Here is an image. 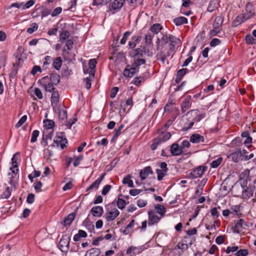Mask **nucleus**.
<instances>
[{
    "mask_svg": "<svg viewBox=\"0 0 256 256\" xmlns=\"http://www.w3.org/2000/svg\"><path fill=\"white\" fill-rule=\"evenodd\" d=\"M158 44L157 46V50H158L156 55L158 60H160L162 64L165 63L166 59L174 53L175 46H180L182 42L180 39L170 34H164L160 40L158 39Z\"/></svg>",
    "mask_w": 256,
    "mask_h": 256,
    "instance_id": "f257e3e1",
    "label": "nucleus"
},
{
    "mask_svg": "<svg viewBox=\"0 0 256 256\" xmlns=\"http://www.w3.org/2000/svg\"><path fill=\"white\" fill-rule=\"evenodd\" d=\"M59 41L64 44L62 49V56L65 59H68L69 51L71 50L74 44V38L70 36V32L66 30H62L59 36Z\"/></svg>",
    "mask_w": 256,
    "mask_h": 256,
    "instance_id": "f03ea898",
    "label": "nucleus"
},
{
    "mask_svg": "<svg viewBox=\"0 0 256 256\" xmlns=\"http://www.w3.org/2000/svg\"><path fill=\"white\" fill-rule=\"evenodd\" d=\"M254 7L252 4L248 3L246 6L245 12L238 15L234 21L236 26L241 24L251 18L254 14Z\"/></svg>",
    "mask_w": 256,
    "mask_h": 256,
    "instance_id": "7ed1b4c3",
    "label": "nucleus"
},
{
    "mask_svg": "<svg viewBox=\"0 0 256 256\" xmlns=\"http://www.w3.org/2000/svg\"><path fill=\"white\" fill-rule=\"evenodd\" d=\"M224 21V18L219 16L215 18L214 24L213 28L210 32V34L211 36H214L220 32L222 30V25Z\"/></svg>",
    "mask_w": 256,
    "mask_h": 256,
    "instance_id": "20e7f679",
    "label": "nucleus"
},
{
    "mask_svg": "<svg viewBox=\"0 0 256 256\" xmlns=\"http://www.w3.org/2000/svg\"><path fill=\"white\" fill-rule=\"evenodd\" d=\"M126 0H111L108 4V12L114 14L118 12L123 6Z\"/></svg>",
    "mask_w": 256,
    "mask_h": 256,
    "instance_id": "39448f33",
    "label": "nucleus"
},
{
    "mask_svg": "<svg viewBox=\"0 0 256 256\" xmlns=\"http://www.w3.org/2000/svg\"><path fill=\"white\" fill-rule=\"evenodd\" d=\"M141 52L142 50L140 48H138L134 50L132 53L134 58V62L132 64V66H135L136 68H138L140 65L145 64V60L140 58L142 56V54L140 52Z\"/></svg>",
    "mask_w": 256,
    "mask_h": 256,
    "instance_id": "423d86ee",
    "label": "nucleus"
},
{
    "mask_svg": "<svg viewBox=\"0 0 256 256\" xmlns=\"http://www.w3.org/2000/svg\"><path fill=\"white\" fill-rule=\"evenodd\" d=\"M165 112H170L172 116L176 118L179 114V110L175 106V103L168 102L164 108Z\"/></svg>",
    "mask_w": 256,
    "mask_h": 256,
    "instance_id": "0eeeda50",
    "label": "nucleus"
},
{
    "mask_svg": "<svg viewBox=\"0 0 256 256\" xmlns=\"http://www.w3.org/2000/svg\"><path fill=\"white\" fill-rule=\"evenodd\" d=\"M158 166L160 168L156 169V172L158 174V180H162L163 178L166 176L168 169L166 162H160L159 163Z\"/></svg>",
    "mask_w": 256,
    "mask_h": 256,
    "instance_id": "6e6552de",
    "label": "nucleus"
},
{
    "mask_svg": "<svg viewBox=\"0 0 256 256\" xmlns=\"http://www.w3.org/2000/svg\"><path fill=\"white\" fill-rule=\"evenodd\" d=\"M54 142L58 147L60 146L61 149L63 150L66 147V144L68 143V140L65 138L64 134L62 132L55 137Z\"/></svg>",
    "mask_w": 256,
    "mask_h": 256,
    "instance_id": "1a4fd4ad",
    "label": "nucleus"
},
{
    "mask_svg": "<svg viewBox=\"0 0 256 256\" xmlns=\"http://www.w3.org/2000/svg\"><path fill=\"white\" fill-rule=\"evenodd\" d=\"M186 116L188 117V119H190L191 117H192L194 121L196 122H198L202 119L205 118L206 114L204 113L200 114L198 110H193L189 111L188 112Z\"/></svg>",
    "mask_w": 256,
    "mask_h": 256,
    "instance_id": "9d476101",
    "label": "nucleus"
},
{
    "mask_svg": "<svg viewBox=\"0 0 256 256\" xmlns=\"http://www.w3.org/2000/svg\"><path fill=\"white\" fill-rule=\"evenodd\" d=\"M70 240V238L69 236L65 235L63 236L60 242L59 248L63 252H66L69 249V245Z\"/></svg>",
    "mask_w": 256,
    "mask_h": 256,
    "instance_id": "9b49d317",
    "label": "nucleus"
},
{
    "mask_svg": "<svg viewBox=\"0 0 256 256\" xmlns=\"http://www.w3.org/2000/svg\"><path fill=\"white\" fill-rule=\"evenodd\" d=\"M206 170V168L205 166H199L192 170L189 174V176L192 178H196L201 177L204 174V172Z\"/></svg>",
    "mask_w": 256,
    "mask_h": 256,
    "instance_id": "f8f14e48",
    "label": "nucleus"
},
{
    "mask_svg": "<svg viewBox=\"0 0 256 256\" xmlns=\"http://www.w3.org/2000/svg\"><path fill=\"white\" fill-rule=\"evenodd\" d=\"M49 81V78L48 76H44L42 78V79L40 80L38 82H40L41 84L42 85L43 87L44 88L46 91L52 92L54 91L55 89L54 86V84L52 83L48 82Z\"/></svg>",
    "mask_w": 256,
    "mask_h": 256,
    "instance_id": "ddd939ff",
    "label": "nucleus"
},
{
    "mask_svg": "<svg viewBox=\"0 0 256 256\" xmlns=\"http://www.w3.org/2000/svg\"><path fill=\"white\" fill-rule=\"evenodd\" d=\"M144 249L145 247L144 246H132L128 248L126 254L130 256H135L141 253Z\"/></svg>",
    "mask_w": 256,
    "mask_h": 256,
    "instance_id": "4468645a",
    "label": "nucleus"
},
{
    "mask_svg": "<svg viewBox=\"0 0 256 256\" xmlns=\"http://www.w3.org/2000/svg\"><path fill=\"white\" fill-rule=\"evenodd\" d=\"M148 226H152L158 222L162 216H158L154 214L153 211H149L148 212Z\"/></svg>",
    "mask_w": 256,
    "mask_h": 256,
    "instance_id": "2eb2a0df",
    "label": "nucleus"
},
{
    "mask_svg": "<svg viewBox=\"0 0 256 256\" xmlns=\"http://www.w3.org/2000/svg\"><path fill=\"white\" fill-rule=\"evenodd\" d=\"M244 226H248L247 222H246L244 219L238 220L236 222L234 226V232L237 233H240L242 232L244 228Z\"/></svg>",
    "mask_w": 256,
    "mask_h": 256,
    "instance_id": "dca6fc26",
    "label": "nucleus"
},
{
    "mask_svg": "<svg viewBox=\"0 0 256 256\" xmlns=\"http://www.w3.org/2000/svg\"><path fill=\"white\" fill-rule=\"evenodd\" d=\"M192 97L190 96H187L184 101L181 104V110L183 112H186L191 106L190 100Z\"/></svg>",
    "mask_w": 256,
    "mask_h": 256,
    "instance_id": "f3484780",
    "label": "nucleus"
},
{
    "mask_svg": "<svg viewBox=\"0 0 256 256\" xmlns=\"http://www.w3.org/2000/svg\"><path fill=\"white\" fill-rule=\"evenodd\" d=\"M120 214V212L116 209L114 208L107 212L105 217L107 221H112L114 220Z\"/></svg>",
    "mask_w": 256,
    "mask_h": 256,
    "instance_id": "a211bd4d",
    "label": "nucleus"
},
{
    "mask_svg": "<svg viewBox=\"0 0 256 256\" xmlns=\"http://www.w3.org/2000/svg\"><path fill=\"white\" fill-rule=\"evenodd\" d=\"M158 136L157 138L162 142L169 140L171 137V134L169 132L162 131L160 130H158Z\"/></svg>",
    "mask_w": 256,
    "mask_h": 256,
    "instance_id": "6ab92c4d",
    "label": "nucleus"
},
{
    "mask_svg": "<svg viewBox=\"0 0 256 256\" xmlns=\"http://www.w3.org/2000/svg\"><path fill=\"white\" fill-rule=\"evenodd\" d=\"M90 212L94 216L100 217L104 213V209L102 206H95L92 208Z\"/></svg>",
    "mask_w": 256,
    "mask_h": 256,
    "instance_id": "aec40b11",
    "label": "nucleus"
},
{
    "mask_svg": "<svg viewBox=\"0 0 256 256\" xmlns=\"http://www.w3.org/2000/svg\"><path fill=\"white\" fill-rule=\"evenodd\" d=\"M153 174L152 168L150 166H146L142 169L140 173V176L142 180H145L146 177Z\"/></svg>",
    "mask_w": 256,
    "mask_h": 256,
    "instance_id": "412c9836",
    "label": "nucleus"
},
{
    "mask_svg": "<svg viewBox=\"0 0 256 256\" xmlns=\"http://www.w3.org/2000/svg\"><path fill=\"white\" fill-rule=\"evenodd\" d=\"M170 152L172 156H179L182 153V147L178 144H173L170 147Z\"/></svg>",
    "mask_w": 256,
    "mask_h": 256,
    "instance_id": "4be33fe9",
    "label": "nucleus"
},
{
    "mask_svg": "<svg viewBox=\"0 0 256 256\" xmlns=\"http://www.w3.org/2000/svg\"><path fill=\"white\" fill-rule=\"evenodd\" d=\"M190 141L192 143H200L204 142V138L203 136L198 134H192L190 138Z\"/></svg>",
    "mask_w": 256,
    "mask_h": 256,
    "instance_id": "5701e85b",
    "label": "nucleus"
},
{
    "mask_svg": "<svg viewBox=\"0 0 256 256\" xmlns=\"http://www.w3.org/2000/svg\"><path fill=\"white\" fill-rule=\"evenodd\" d=\"M254 192V188L252 187H246L243 188L242 192V196L244 198L248 199L251 197Z\"/></svg>",
    "mask_w": 256,
    "mask_h": 256,
    "instance_id": "b1692460",
    "label": "nucleus"
},
{
    "mask_svg": "<svg viewBox=\"0 0 256 256\" xmlns=\"http://www.w3.org/2000/svg\"><path fill=\"white\" fill-rule=\"evenodd\" d=\"M97 62L96 59H90L88 62V68L90 70V75L94 76L96 72V67Z\"/></svg>",
    "mask_w": 256,
    "mask_h": 256,
    "instance_id": "393cba45",
    "label": "nucleus"
},
{
    "mask_svg": "<svg viewBox=\"0 0 256 256\" xmlns=\"http://www.w3.org/2000/svg\"><path fill=\"white\" fill-rule=\"evenodd\" d=\"M60 100V96L58 91H54L51 96V103L53 107L57 106Z\"/></svg>",
    "mask_w": 256,
    "mask_h": 256,
    "instance_id": "a878e982",
    "label": "nucleus"
},
{
    "mask_svg": "<svg viewBox=\"0 0 256 256\" xmlns=\"http://www.w3.org/2000/svg\"><path fill=\"white\" fill-rule=\"evenodd\" d=\"M141 36H135L132 37V41L129 42L128 46L130 48H134L137 44H138L141 40Z\"/></svg>",
    "mask_w": 256,
    "mask_h": 256,
    "instance_id": "bb28decb",
    "label": "nucleus"
},
{
    "mask_svg": "<svg viewBox=\"0 0 256 256\" xmlns=\"http://www.w3.org/2000/svg\"><path fill=\"white\" fill-rule=\"evenodd\" d=\"M174 22L178 26L188 23V19L184 16H179L174 19Z\"/></svg>",
    "mask_w": 256,
    "mask_h": 256,
    "instance_id": "cd10ccee",
    "label": "nucleus"
},
{
    "mask_svg": "<svg viewBox=\"0 0 256 256\" xmlns=\"http://www.w3.org/2000/svg\"><path fill=\"white\" fill-rule=\"evenodd\" d=\"M163 27L160 24H152L150 30L154 34H158L161 30H162Z\"/></svg>",
    "mask_w": 256,
    "mask_h": 256,
    "instance_id": "c85d7f7f",
    "label": "nucleus"
},
{
    "mask_svg": "<svg viewBox=\"0 0 256 256\" xmlns=\"http://www.w3.org/2000/svg\"><path fill=\"white\" fill-rule=\"evenodd\" d=\"M76 214L72 212L69 214L65 218L64 221V225L65 226L70 225L74 219Z\"/></svg>",
    "mask_w": 256,
    "mask_h": 256,
    "instance_id": "c756f323",
    "label": "nucleus"
},
{
    "mask_svg": "<svg viewBox=\"0 0 256 256\" xmlns=\"http://www.w3.org/2000/svg\"><path fill=\"white\" fill-rule=\"evenodd\" d=\"M50 80L52 84L56 85L60 82V76L56 73L52 74L50 76Z\"/></svg>",
    "mask_w": 256,
    "mask_h": 256,
    "instance_id": "7c9ffc66",
    "label": "nucleus"
},
{
    "mask_svg": "<svg viewBox=\"0 0 256 256\" xmlns=\"http://www.w3.org/2000/svg\"><path fill=\"white\" fill-rule=\"evenodd\" d=\"M155 210L156 212L160 214L162 217L164 215L166 212V208L164 206L160 204H157L155 206Z\"/></svg>",
    "mask_w": 256,
    "mask_h": 256,
    "instance_id": "2f4dec72",
    "label": "nucleus"
},
{
    "mask_svg": "<svg viewBox=\"0 0 256 256\" xmlns=\"http://www.w3.org/2000/svg\"><path fill=\"white\" fill-rule=\"evenodd\" d=\"M62 59L60 57H57L54 61L52 63L53 67L57 70H59L62 65Z\"/></svg>",
    "mask_w": 256,
    "mask_h": 256,
    "instance_id": "473e14b6",
    "label": "nucleus"
},
{
    "mask_svg": "<svg viewBox=\"0 0 256 256\" xmlns=\"http://www.w3.org/2000/svg\"><path fill=\"white\" fill-rule=\"evenodd\" d=\"M122 182L124 184H128L130 188L134 187V182L131 180V176L130 175H128L124 177L122 180Z\"/></svg>",
    "mask_w": 256,
    "mask_h": 256,
    "instance_id": "72a5a7b5",
    "label": "nucleus"
},
{
    "mask_svg": "<svg viewBox=\"0 0 256 256\" xmlns=\"http://www.w3.org/2000/svg\"><path fill=\"white\" fill-rule=\"evenodd\" d=\"M15 155H14L12 159V166L10 167V170H12V172L14 174H16L18 172V164L16 160L14 158Z\"/></svg>",
    "mask_w": 256,
    "mask_h": 256,
    "instance_id": "f704fd0d",
    "label": "nucleus"
},
{
    "mask_svg": "<svg viewBox=\"0 0 256 256\" xmlns=\"http://www.w3.org/2000/svg\"><path fill=\"white\" fill-rule=\"evenodd\" d=\"M89 256H100V250L98 248H93L88 252Z\"/></svg>",
    "mask_w": 256,
    "mask_h": 256,
    "instance_id": "c9c22d12",
    "label": "nucleus"
},
{
    "mask_svg": "<svg viewBox=\"0 0 256 256\" xmlns=\"http://www.w3.org/2000/svg\"><path fill=\"white\" fill-rule=\"evenodd\" d=\"M12 190L10 187H6L4 192L1 194L0 198L2 199H7L11 195Z\"/></svg>",
    "mask_w": 256,
    "mask_h": 256,
    "instance_id": "e433bc0d",
    "label": "nucleus"
},
{
    "mask_svg": "<svg viewBox=\"0 0 256 256\" xmlns=\"http://www.w3.org/2000/svg\"><path fill=\"white\" fill-rule=\"evenodd\" d=\"M242 154L240 152H232L230 154L228 158H231L234 162H238Z\"/></svg>",
    "mask_w": 256,
    "mask_h": 256,
    "instance_id": "4c0bfd02",
    "label": "nucleus"
},
{
    "mask_svg": "<svg viewBox=\"0 0 256 256\" xmlns=\"http://www.w3.org/2000/svg\"><path fill=\"white\" fill-rule=\"evenodd\" d=\"M223 158L222 157H219L216 160H213L210 164V167L212 168H218L222 162Z\"/></svg>",
    "mask_w": 256,
    "mask_h": 256,
    "instance_id": "58836bf2",
    "label": "nucleus"
},
{
    "mask_svg": "<svg viewBox=\"0 0 256 256\" xmlns=\"http://www.w3.org/2000/svg\"><path fill=\"white\" fill-rule=\"evenodd\" d=\"M124 125L121 124L118 128L114 130V134L112 137V140L117 139L118 136L121 134V131L124 128Z\"/></svg>",
    "mask_w": 256,
    "mask_h": 256,
    "instance_id": "ea45409f",
    "label": "nucleus"
},
{
    "mask_svg": "<svg viewBox=\"0 0 256 256\" xmlns=\"http://www.w3.org/2000/svg\"><path fill=\"white\" fill-rule=\"evenodd\" d=\"M44 127L46 129H50L54 126V122L50 120H46L44 121Z\"/></svg>",
    "mask_w": 256,
    "mask_h": 256,
    "instance_id": "a19ab883",
    "label": "nucleus"
},
{
    "mask_svg": "<svg viewBox=\"0 0 256 256\" xmlns=\"http://www.w3.org/2000/svg\"><path fill=\"white\" fill-rule=\"evenodd\" d=\"M38 28V25L36 23L34 22L32 24L30 27L27 28L26 32L30 34L33 33L36 31Z\"/></svg>",
    "mask_w": 256,
    "mask_h": 256,
    "instance_id": "79ce46f5",
    "label": "nucleus"
},
{
    "mask_svg": "<svg viewBox=\"0 0 256 256\" xmlns=\"http://www.w3.org/2000/svg\"><path fill=\"white\" fill-rule=\"evenodd\" d=\"M83 225L85 226L88 230L91 232L94 230V226L88 220L86 219L83 222Z\"/></svg>",
    "mask_w": 256,
    "mask_h": 256,
    "instance_id": "37998d69",
    "label": "nucleus"
},
{
    "mask_svg": "<svg viewBox=\"0 0 256 256\" xmlns=\"http://www.w3.org/2000/svg\"><path fill=\"white\" fill-rule=\"evenodd\" d=\"M40 132L38 130H34L32 132V138L30 140L31 142H34L37 140V138L39 136Z\"/></svg>",
    "mask_w": 256,
    "mask_h": 256,
    "instance_id": "c03bdc74",
    "label": "nucleus"
},
{
    "mask_svg": "<svg viewBox=\"0 0 256 256\" xmlns=\"http://www.w3.org/2000/svg\"><path fill=\"white\" fill-rule=\"evenodd\" d=\"M160 143H162V142L157 138H154L150 146L152 150H155L157 148L158 146L159 145Z\"/></svg>",
    "mask_w": 256,
    "mask_h": 256,
    "instance_id": "a18cd8bd",
    "label": "nucleus"
},
{
    "mask_svg": "<svg viewBox=\"0 0 256 256\" xmlns=\"http://www.w3.org/2000/svg\"><path fill=\"white\" fill-rule=\"evenodd\" d=\"M144 79L143 77L139 76V77H136L134 78V79L133 80V83L137 86H139L143 82H144Z\"/></svg>",
    "mask_w": 256,
    "mask_h": 256,
    "instance_id": "49530a36",
    "label": "nucleus"
},
{
    "mask_svg": "<svg viewBox=\"0 0 256 256\" xmlns=\"http://www.w3.org/2000/svg\"><path fill=\"white\" fill-rule=\"evenodd\" d=\"M246 44H254L256 40L251 35L248 34L246 36Z\"/></svg>",
    "mask_w": 256,
    "mask_h": 256,
    "instance_id": "de8ad7c7",
    "label": "nucleus"
},
{
    "mask_svg": "<svg viewBox=\"0 0 256 256\" xmlns=\"http://www.w3.org/2000/svg\"><path fill=\"white\" fill-rule=\"evenodd\" d=\"M153 36L150 34H146L145 36V42L147 44L150 45L152 44Z\"/></svg>",
    "mask_w": 256,
    "mask_h": 256,
    "instance_id": "09e8293b",
    "label": "nucleus"
},
{
    "mask_svg": "<svg viewBox=\"0 0 256 256\" xmlns=\"http://www.w3.org/2000/svg\"><path fill=\"white\" fill-rule=\"evenodd\" d=\"M27 119V116L26 115H24L22 116L21 118L19 120V121L17 122V124H16V128H18L20 126H21L26 120Z\"/></svg>",
    "mask_w": 256,
    "mask_h": 256,
    "instance_id": "8fccbe9b",
    "label": "nucleus"
},
{
    "mask_svg": "<svg viewBox=\"0 0 256 256\" xmlns=\"http://www.w3.org/2000/svg\"><path fill=\"white\" fill-rule=\"evenodd\" d=\"M126 202L122 198H118L117 202L118 207L120 209H123L126 206Z\"/></svg>",
    "mask_w": 256,
    "mask_h": 256,
    "instance_id": "3c124183",
    "label": "nucleus"
},
{
    "mask_svg": "<svg viewBox=\"0 0 256 256\" xmlns=\"http://www.w3.org/2000/svg\"><path fill=\"white\" fill-rule=\"evenodd\" d=\"M188 121H189L188 122L187 124V126L186 124V127L184 128V130H187L192 128L193 126L194 123L196 122L193 120V118L191 117L190 119L188 118Z\"/></svg>",
    "mask_w": 256,
    "mask_h": 256,
    "instance_id": "603ef678",
    "label": "nucleus"
},
{
    "mask_svg": "<svg viewBox=\"0 0 256 256\" xmlns=\"http://www.w3.org/2000/svg\"><path fill=\"white\" fill-rule=\"evenodd\" d=\"M100 184L96 180L91 185H90L86 189V192L92 190L94 188L98 189Z\"/></svg>",
    "mask_w": 256,
    "mask_h": 256,
    "instance_id": "864d4df0",
    "label": "nucleus"
},
{
    "mask_svg": "<svg viewBox=\"0 0 256 256\" xmlns=\"http://www.w3.org/2000/svg\"><path fill=\"white\" fill-rule=\"evenodd\" d=\"M59 118L62 120H66L67 118V112L65 110H60L59 112Z\"/></svg>",
    "mask_w": 256,
    "mask_h": 256,
    "instance_id": "5fc2aeb1",
    "label": "nucleus"
},
{
    "mask_svg": "<svg viewBox=\"0 0 256 256\" xmlns=\"http://www.w3.org/2000/svg\"><path fill=\"white\" fill-rule=\"evenodd\" d=\"M131 34V32H126L124 33L122 38L120 40V44H125L126 41L128 36Z\"/></svg>",
    "mask_w": 256,
    "mask_h": 256,
    "instance_id": "6e6d98bb",
    "label": "nucleus"
},
{
    "mask_svg": "<svg viewBox=\"0 0 256 256\" xmlns=\"http://www.w3.org/2000/svg\"><path fill=\"white\" fill-rule=\"evenodd\" d=\"M135 222L134 220H132L129 223V224L127 226L124 230V232L127 234L130 232V230L134 226Z\"/></svg>",
    "mask_w": 256,
    "mask_h": 256,
    "instance_id": "4d7b16f0",
    "label": "nucleus"
},
{
    "mask_svg": "<svg viewBox=\"0 0 256 256\" xmlns=\"http://www.w3.org/2000/svg\"><path fill=\"white\" fill-rule=\"evenodd\" d=\"M54 144L50 145L48 148L44 150V154L48 156V158H50L53 154V152L52 150L49 149V148L50 147H54Z\"/></svg>",
    "mask_w": 256,
    "mask_h": 256,
    "instance_id": "13d9d810",
    "label": "nucleus"
},
{
    "mask_svg": "<svg viewBox=\"0 0 256 256\" xmlns=\"http://www.w3.org/2000/svg\"><path fill=\"white\" fill-rule=\"evenodd\" d=\"M238 249V246H229L226 248V254H229L230 252H236Z\"/></svg>",
    "mask_w": 256,
    "mask_h": 256,
    "instance_id": "bf43d9fd",
    "label": "nucleus"
},
{
    "mask_svg": "<svg viewBox=\"0 0 256 256\" xmlns=\"http://www.w3.org/2000/svg\"><path fill=\"white\" fill-rule=\"evenodd\" d=\"M248 254V250L246 249H244L238 250L236 254V256H246Z\"/></svg>",
    "mask_w": 256,
    "mask_h": 256,
    "instance_id": "052dcab7",
    "label": "nucleus"
},
{
    "mask_svg": "<svg viewBox=\"0 0 256 256\" xmlns=\"http://www.w3.org/2000/svg\"><path fill=\"white\" fill-rule=\"evenodd\" d=\"M188 70L186 68H182L178 71L177 76L180 78H182L187 72Z\"/></svg>",
    "mask_w": 256,
    "mask_h": 256,
    "instance_id": "680f3d73",
    "label": "nucleus"
},
{
    "mask_svg": "<svg viewBox=\"0 0 256 256\" xmlns=\"http://www.w3.org/2000/svg\"><path fill=\"white\" fill-rule=\"evenodd\" d=\"M220 44V40L217 38H213L210 42V46L212 47H214V46L219 45Z\"/></svg>",
    "mask_w": 256,
    "mask_h": 256,
    "instance_id": "e2e57ef3",
    "label": "nucleus"
},
{
    "mask_svg": "<svg viewBox=\"0 0 256 256\" xmlns=\"http://www.w3.org/2000/svg\"><path fill=\"white\" fill-rule=\"evenodd\" d=\"M34 201V194L31 193L28 194L26 198V202L28 204H32Z\"/></svg>",
    "mask_w": 256,
    "mask_h": 256,
    "instance_id": "0e129e2a",
    "label": "nucleus"
},
{
    "mask_svg": "<svg viewBox=\"0 0 256 256\" xmlns=\"http://www.w3.org/2000/svg\"><path fill=\"white\" fill-rule=\"evenodd\" d=\"M112 188V186L110 184L105 186L102 190V194L104 196H106L110 190Z\"/></svg>",
    "mask_w": 256,
    "mask_h": 256,
    "instance_id": "69168bd1",
    "label": "nucleus"
},
{
    "mask_svg": "<svg viewBox=\"0 0 256 256\" xmlns=\"http://www.w3.org/2000/svg\"><path fill=\"white\" fill-rule=\"evenodd\" d=\"M119 88L118 87L115 86L112 88L110 94V96L111 98H114L116 97V94L118 92Z\"/></svg>",
    "mask_w": 256,
    "mask_h": 256,
    "instance_id": "338daca9",
    "label": "nucleus"
},
{
    "mask_svg": "<svg viewBox=\"0 0 256 256\" xmlns=\"http://www.w3.org/2000/svg\"><path fill=\"white\" fill-rule=\"evenodd\" d=\"M34 94L38 98H39V99L42 98L43 95H42L41 90L39 88H35Z\"/></svg>",
    "mask_w": 256,
    "mask_h": 256,
    "instance_id": "774afa93",
    "label": "nucleus"
}]
</instances>
